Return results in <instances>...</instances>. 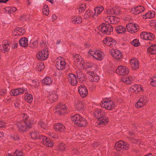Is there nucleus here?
Returning <instances> with one entry per match:
<instances>
[{
	"label": "nucleus",
	"instance_id": "nucleus-44",
	"mask_svg": "<svg viewBox=\"0 0 156 156\" xmlns=\"http://www.w3.org/2000/svg\"><path fill=\"white\" fill-rule=\"evenodd\" d=\"M131 44L135 47H137L140 45V43L139 41L137 39H135L131 42Z\"/></svg>",
	"mask_w": 156,
	"mask_h": 156
},
{
	"label": "nucleus",
	"instance_id": "nucleus-29",
	"mask_svg": "<svg viewBox=\"0 0 156 156\" xmlns=\"http://www.w3.org/2000/svg\"><path fill=\"white\" fill-rule=\"evenodd\" d=\"M119 9H116L115 8L110 9L107 10V13L109 15L115 14L117 15L119 12Z\"/></svg>",
	"mask_w": 156,
	"mask_h": 156
},
{
	"label": "nucleus",
	"instance_id": "nucleus-7",
	"mask_svg": "<svg viewBox=\"0 0 156 156\" xmlns=\"http://www.w3.org/2000/svg\"><path fill=\"white\" fill-rule=\"evenodd\" d=\"M23 124H22L21 122L17 121V125L19 128V129L22 132H24L26 130L30 128L31 124L30 122L28 121H24L23 122Z\"/></svg>",
	"mask_w": 156,
	"mask_h": 156
},
{
	"label": "nucleus",
	"instance_id": "nucleus-61",
	"mask_svg": "<svg viewBox=\"0 0 156 156\" xmlns=\"http://www.w3.org/2000/svg\"><path fill=\"white\" fill-rule=\"evenodd\" d=\"M17 10L16 9L15 7H12V12H15Z\"/></svg>",
	"mask_w": 156,
	"mask_h": 156
},
{
	"label": "nucleus",
	"instance_id": "nucleus-56",
	"mask_svg": "<svg viewBox=\"0 0 156 156\" xmlns=\"http://www.w3.org/2000/svg\"><path fill=\"white\" fill-rule=\"evenodd\" d=\"M150 25L151 26H154L156 28V21H152L150 23Z\"/></svg>",
	"mask_w": 156,
	"mask_h": 156
},
{
	"label": "nucleus",
	"instance_id": "nucleus-10",
	"mask_svg": "<svg viewBox=\"0 0 156 156\" xmlns=\"http://www.w3.org/2000/svg\"><path fill=\"white\" fill-rule=\"evenodd\" d=\"M48 51L47 49L41 50L37 55L36 57L41 60L46 59L48 56Z\"/></svg>",
	"mask_w": 156,
	"mask_h": 156
},
{
	"label": "nucleus",
	"instance_id": "nucleus-59",
	"mask_svg": "<svg viewBox=\"0 0 156 156\" xmlns=\"http://www.w3.org/2000/svg\"><path fill=\"white\" fill-rule=\"evenodd\" d=\"M11 138L12 139H13V140H16L18 139H19V138L17 136H12L11 137Z\"/></svg>",
	"mask_w": 156,
	"mask_h": 156
},
{
	"label": "nucleus",
	"instance_id": "nucleus-34",
	"mask_svg": "<svg viewBox=\"0 0 156 156\" xmlns=\"http://www.w3.org/2000/svg\"><path fill=\"white\" fill-rule=\"evenodd\" d=\"M82 20V18L80 16H74L72 19V21L75 23H81Z\"/></svg>",
	"mask_w": 156,
	"mask_h": 156
},
{
	"label": "nucleus",
	"instance_id": "nucleus-11",
	"mask_svg": "<svg viewBox=\"0 0 156 156\" xmlns=\"http://www.w3.org/2000/svg\"><path fill=\"white\" fill-rule=\"evenodd\" d=\"M115 149L117 151H120L122 148L126 149H128L129 145L127 144L122 141H120L116 143L115 145Z\"/></svg>",
	"mask_w": 156,
	"mask_h": 156
},
{
	"label": "nucleus",
	"instance_id": "nucleus-47",
	"mask_svg": "<svg viewBox=\"0 0 156 156\" xmlns=\"http://www.w3.org/2000/svg\"><path fill=\"white\" fill-rule=\"evenodd\" d=\"M110 23L112 24H115L117 21V18L113 16H110Z\"/></svg>",
	"mask_w": 156,
	"mask_h": 156
},
{
	"label": "nucleus",
	"instance_id": "nucleus-14",
	"mask_svg": "<svg viewBox=\"0 0 156 156\" xmlns=\"http://www.w3.org/2000/svg\"><path fill=\"white\" fill-rule=\"evenodd\" d=\"M138 26L132 23H130L126 26V28L128 31L131 33L136 32L138 29Z\"/></svg>",
	"mask_w": 156,
	"mask_h": 156
},
{
	"label": "nucleus",
	"instance_id": "nucleus-8",
	"mask_svg": "<svg viewBox=\"0 0 156 156\" xmlns=\"http://www.w3.org/2000/svg\"><path fill=\"white\" fill-rule=\"evenodd\" d=\"M56 67L59 70H62L65 68L66 62L61 57H58L56 60Z\"/></svg>",
	"mask_w": 156,
	"mask_h": 156
},
{
	"label": "nucleus",
	"instance_id": "nucleus-52",
	"mask_svg": "<svg viewBox=\"0 0 156 156\" xmlns=\"http://www.w3.org/2000/svg\"><path fill=\"white\" fill-rule=\"evenodd\" d=\"M16 31L17 33L19 32H21L22 34L24 33L25 32L24 29H22L21 28H18V29L16 30Z\"/></svg>",
	"mask_w": 156,
	"mask_h": 156
},
{
	"label": "nucleus",
	"instance_id": "nucleus-46",
	"mask_svg": "<svg viewBox=\"0 0 156 156\" xmlns=\"http://www.w3.org/2000/svg\"><path fill=\"white\" fill-rule=\"evenodd\" d=\"M58 147V150L59 151H63L65 150V146L64 144L63 143H61L60 144Z\"/></svg>",
	"mask_w": 156,
	"mask_h": 156
},
{
	"label": "nucleus",
	"instance_id": "nucleus-23",
	"mask_svg": "<svg viewBox=\"0 0 156 156\" xmlns=\"http://www.w3.org/2000/svg\"><path fill=\"white\" fill-rule=\"evenodd\" d=\"M143 90L144 89L142 86L137 84L132 86L129 90L131 92L134 91L136 92H138L140 91H143Z\"/></svg>",
	"mask_w": 156,
	"mask_h": 156
},
{
	"label": "nucleus",
	"instance_id": "nucleus-42",
	"mask_svg": "<svg viewBox=\"0 0 156 156\" xmlns=\"http://www.w3.org/2000/svg\"><path fill=\"white\" fill-rule=\"evenodd\" d=\"M37 70H38L39 71H41L44 68V63L43 62H41L38 63V64L37 65Z\"/></svg>",
	"mask_w": 156,
	"mask_h": 156
},
{
	"label": "nucleus",
	"instance_id": "nucleus-26",
	"mask_svg": "<svg viewBox=\"0 0 156 156\" xmlns=\"http://www.w3.org/2000/svg\"><path fill=\"white\" fill-rule=\"evenodd\" d=\"M130 63L133 69L136 70L139 67L138 61L136 58L130 59Z\"/></svg>",
	"mask_w": 156,
	"mask_h": 156
},
{
	"label": "nucleus",
	"instance_id": "nucleus-51",
	"mask_svg": "<svg viewBox=\"0 0 156 156\" xmlns=\"http://www.w3.org/2000/svg\"><path fill=\"white\" fill-rule=\"evenodd\" d=\"M10 10V7H6L4 8L5 12V13H7L9 14H10L11 11Z\"/></svg>",
	"mask_w": 156,
	"mask_h": 156
},
{
	"label": "nucleus",
	"instance_id": "nucleus-41",
	"mask_svg": "<svg viewBox=\"0 0 156 156\" xmlns=\"http://www.w3.org/2000/svg\"><path fill=\"white\" fill-rule=\"evenodd\" d=\"M39 135V134L36 131L32 132L30 134V136L31 138L33 139H37Z\"/></svg>",
	"mask_w": 156,
	"mask_h": 156
},
{
	"label": "nucleus",
	"instance_id": "nucleus-25",
	"mask_svg": "<svg viewBox=\"0 0 156 156\" xmlns=\"http://www.w3.org/2000/svg\"><path fill=\"white\" fill-rule=\"evenodd\" d=\"M86 105V102L85 101L80 100H76L75 104V106L79 109L83 108Z\"/></svg>",
	"mask_w": 156,
	"mask_h": 156
},
{
	"label": "nucleus",
	"instance_id": "nucleus-54",
	"mask_svg": "<svg viewBox=\"0 0 156 156\" xmlns=\"http://www.w3.org/2000/svg\"><path fill=\"white\" fill-rule=\"evenodd\" d=\"M110 16H108L107 17L105 18V21L107 23H110Z\"/></svg>",
	"mask_w": 156,
	"mask_h": 156
},
{
	"label": "nucleus",
	"instance_id": "nucleus-32",
	"mask_svg": "<svg viewBox=\"0 0 156 156\" xmlns=\"http://www.w3.org/2000/svg\"><path fill=\"white\" fill-rule=\"evenodd\" d=\"M115 29L118 33L122 34L126 31V29L122 26H118L116 27Z\"/></svg>",
	"mask_w": 156,
	"mask_h": 156
},
{
	"label": "nucleus",
	"instance_id": "nucleus-16",
	"mask_svg": "<svg viewBox=\"0 0 156 156\" xmlns=\"http://www.w3.org/2000/svg\"><path fill=\"white\" fill-rule=\"evenodd\" d=\"M111 55L116 59H119L122 58V55L121 52L117 49H112L110 51Z\"/></svg>",
	"mask_w": 156,
	"mask_h": 156
},
{
	"label": "nucleus",
	"instance_id": "nucleus-58",
	"mask_svg": "<svg viewBox=\"0 0 156 156\" xmlns=\"http://www.w3.org/2000/svg\"><path fill=\"white\" fill-rule=\"evenodd\" d=\"M5 123L2 121H0V127H4L5 125Z\"/></svg>",
	"mask_w": 156,
	"mask_h": 156
},
{
	"label": "nucleus",
	"instance_id": "nucleus-17",
	"mask_svg": "<svg viewBox=\"0 0 156 156\" xmlns=\"http://www.w3.org/2000/svg\"><path fill=\"white\" fill-rule=\"evenodd\" d=\"M147 100L146 96H141L138 102L135 104V107L137 108L141 107L145 104Z\"/></svg>",
	"mask_w": 156,
	"mask_h": 156
},
{
	"label": "nucleus",
	"instance_id": "nucleus-9",
	"mask_svg": "<svg viewBox=\"0 0 156 156\" xmlns=\"http://www.w3.org/2000/svg\"><path fill=\"white\" fill-rule=\"evenodd\" d=\"M117 74L121 75H126L129 72L128 68L126 66H119L116 70Z\"/></svg>",
	"mask_w": 156,
	"mask_h": 156
},
{
	"label": "nucleus",
	"instance_id": "nucleus-27",
	"mask_svg": "<svg viewBox=\"0 0 156 156\" xmlns=\"http://www.w3.org/2000/svg\"><path fill=\"white\" fill-rule=\"evenodd\" d=\"M49 100L52 102L57 98V94L55 91L50 92L48 97Z\"/></svg>",
	"mask_w": 156,
	"mask_h": 156
},
{
	"label": "nucleus",
	"instance_id": "nucleus-4",
	"mask_svg": "<svg viewBox=\"0 0 156 156\" xmlns=\"http://www.w3.org/2000/svg\"><path fill=\"white\" fill-rule=\"evenodd\" d=\"M98 30L107 35H109L113 31V27L110 25L102 23L98 27Z\"/></svg>",
	"mask_w": 156,
	"mask_h": 156
},
{
	"label": "nucleus",
	"instance_id": "nucleus-40",
	"mask_svg": "<svg viewBox=\"0 0 156 156\" xmlns=\"http://www.w3.org/2000/svg\"><path fill=\"white\" fill-rule=\"evenodd\" d=\"M43 13L45 15L47 16L48 15L49 10L48 5H44L43 10Z\"/></svg>",
	"mask_w": 156,
	"mask_h": 156
},
{
	"label": "nucleus",
	"instance_id": "nucleus-21",
	"mask_svg": "<svg viewBox=\"0 0 156 156\" xmlns=\"http://www.w3.org/2000/svg\"><path fill=\"white\" fill-rule=\"evenodd\" d=\"M88 73L90 76V80L92 82H98L99 80V77L98 75L94 73L93 72L88 71Z\"/></svg>",
	"mask_w": 156,
	"mask_h": 156
},
{
	"label": "nucleus",
	"instance_id": "nucleus-22",
	"mask_svg": "<svg viewBox=\"0 0 156 156\" xmlns=\"http://www.w3.org/2000/svg\"><path fill=\"white\" fill-rule=\"evenodd\" d=\"M144 7L141 6L135 7L132 8L131 10V12L134 14H139L144 11Z\"/></svg>",
	"mask_w": 156,
	"mask_h": 156
},
{
	"label": "nucleus",
	"instance_id": "nucleus-35",
	"mask_svg": "<svg viewBox=\"0 0 156 156\" xmlns=\"http://www.w3.org/2000/svg\"><path fill=\"white\" fill-rule=\"evenodd\" d=\"M52 81V80L49 77H47L42 80V83L46 85H50Z\"/></svg>",
	"mask_w": 156,
	"mask_h": 156
},
{
	"label": "nucleus",
	"instance_id": "nucleus-24",
	"mask_svg": "<svg viewBox=\"0 0 156 156\" xmlns=\"http://www.w3.org/2000/svg\"><path fill=\"white\" fill-rule=\"evenodd\" d=\"M68 80L70 83L73 86L76 85L77 83L76 77L75 75L73 74L69 75L68 78Z\"/></svg>",
	"mask_w": 156,
	"mask_h": 156
},
{
	"label": "nucleus",
	"instance_id": "nucleus-43",
	"mask_svg": "<svg viewBox=\"0 0 156 156\" xmlns=\"http://www.w3.org/2000/svg\"><path fill=\"white\" fill-rule=\"evenodd\" d=\"M86 8V5L85 4H82L80 5L78 9L80 12H83Z\"/></svg>",
	"mask_w": 156,
	"mask_h": 156
},
{
	"label": "nucleus",
	"instance_id": "nucleus-5",
	"mask_svg": "<svg viewBox=\"0 0 156 156\" xmlns=\"http://www.w3.org/2000/svg\"><path fill=\"white\" fill-rule=\"evenodd\" d=\"M101 105L102 108L108 110L115 108V105L113 102L108 98L103 99L101 103Z\"/></svg>",
	"mask_w": 156,
	"mask_h": 156
},
{
	"label": "nucleus",
	"instance_id": "nucleus-50",
	"mask_svg": "<svg viewBox=\"0 0 156 156\" xmlns=\"http://www.w3.org/2000/svg\"><path fill=\"white\" fill-rule=\"evenodd\" d=\"M39 125L41 128L45 129L46 127V124L42 121H40L39 122Z\"/></svg>",
	"mask_w": 156,
	"mask_h": 156
},
{
	"label": "nucleus",
	"instance_id": "nucleus-38",
	"mask_svg": "<svg viewBox=\"0 0 156 156\" xmlns=\"http://www.w3.org/2000/svg\"><path fill=\"white\" fill-rule=\"evenodd\" d=\"M25 98L27 102H30L33 99V97L31 94L28 93L26 95Z\"/></svg>",
	"mask_w": 156,
	"mask_h": 156
},
{
	"label": "nucleus",
	"instance_id": "nucleus-6",
	"mask_svg": "<svg viewBox=\"0 0 156 156\" xmlns=\"http://www.w3.org/2000/svg\"><path fill=\"white\" fill-rule=\"evenodd\" d=\"M88 55H90L96 59L101 60L104 58V55L101 51L98 50L90 49L88 52Z\"/></svg>",
	"mask_w": 156,
	"mask_h": 156
},
{
	"label": "nucleus",
	"instance_id": "nucleus-2",
	"mask_svg": "<svg viewBox=\"0 0 156 156\" xmlns=\"http://www.w3.org/2000/svg\"><path fill=\"white\" fill-rule=\"evenodd\" d=\"M74 57L76 59L75 62L77 63V65L81 67V69L91 68L93 67L91 63L88 62L85 63L81 56L78 55H74Z\"/></svg>",
	"mask_w": 156,
	"mask_h": 156
},
{
	"label": "nucleus",
	"instance_id": "nucleus-12",
	"mask_svg": "<svg viewBox=\"0 0 156 156\" xmlns=\"http://www.w3.org/2000/svg\"><path fill=\"white\" fill-rule=\"evenodd\" d=\"M66 110L65 105L63 104H60L58 105L55 109V113L58 115L64 114Z\"/></svg>",
	"mask_w": 156,
	"mask_h": 156
},
{
	"label": "nucleus",
	"instance_id": "nucleus-20",
	"mask_svg": "<svg viewBox=\"0 0 156 156\" xmlns=\"http://www.w3.org/2000/svg\"><path fill=\"white\" fill-rule=\"evenodd\" d=\"M27 89L24 88H19L12 90L10 92L12 96H16L26 91Z\"/></svg>",
	"mask_w": 156,
	"mask_h": 156
},
{
	"label": "nucleus",
	"instance_id": "nucleus-3",
	"mask_svg": "<svg viewBox=\"0 0 156 156\" xmlns=\"http://www.w3.org/2000/svg\"><path fill=\"white\" fill-rule=\"evenodd\" d=\"M102 113L101 109H98L95 111L94 113V116L98 118L97 123L99 125L105 124L108 121V118L105 117H101V115H102Z\"/></svg>",
	"mask_w": 156,
	"mask_h": 156
},
{
	"label": "nucleus",
	"instance_id": "nucleus-63",
	"mask_svg": "<svg viewBox=\"0 0 156 156\" xmlns=\"http://www.w3.org/2000/svg\"><path fill=\"white\" fill-rule=\"evenodd\" d=\"M9 0H0V2L5 3Z\"/></svg>",
	"mask_w": 156,
	"mask_h": 156
},
{
	"label": "nucleus",
	"instance_id": "nucleus-30",
	"mask_svg": "<svg viewBox=\"0 0 156 156\" xmlns=\"http://www.w3.org/2000/svg\"><path fill=\"white\" fill-rule=\"evenodd\" d=\"M65 128L64 126L61 123L56 124L54 126V129L55 130L60 132L63 131Z\"/></svg>",
	"mask_w": 156,
	"mask_h": 156
},
{
	"label": "nucleus",
	"instance_id": "nucleus-57",
	"mask_svg": "<svg viewBox=\"0 0 156 156\" xmlns=\"http://www.w3.org/2000/svg\"><path fill=\"white\" fill-rule=\"evenodd\" d=\"M18 45V44L17 42H14L12 45V47L15 48H16Z\"/></svg>",
	"mask_w": 156,
	"mask_h": 156
},
{
	"label": "nucleus",
	"instance_id": "nucleus-15",
	"mask_svg": "<svg viewBox=\"0 0 156 156\" xmlns=\"http://www.w3.org/2000/svg\"><path fill=\"white\" fill-rule=\"evenodd\" d=\"M40 139L41 142L48 147H51L53 145L52 142L45 136H41Z\"/></svg>",
	"mask_w": 156,
	"mask_h": 156
},
{
	"label": "nucleus",
	"instance_id": "nucleus-33",
	"mask_svg": "<svg viewBox=\"0 0 156 156\" xmlns=\"http://www.w3.org/2000/svg\"><path fill=\"white\" fill-rule=\"evenodd\" d=\"M147 51L151 54L156 53V45H152L150 46L147 49Z\"/></svg>",
	"mask_w": 156,
	"mask_h": 156
},
{
	"label": "nucleus",
	"instance_id": "nucleus-48",
	"mask_svg": "<svg viewBox=\"0 0 156 156\" xmlns=\"http://www.w3.org/2000/svg\"><path fill=\"white\" fill-rule=\"evenodd\" d=\"M27 115L26 113H23L20 116V120H24L26 119L27 118Z\"/></svg>",
	"mask_w": 156,
	"mask_h": 156
},
{
	"label": "nucleus",
	"instance_id": "nucleus-1",
	"mask_svg": "<svg viewBox=\"0 0 156 156\" xmlns=\"http://www.w3.org/2000/svg\"><path fill=\"white\" fill-rule=\"evenodd\" d=\"M71 120L73 123L79 126H85L87 124L85 119L77 114L72 116Z\"/></svg>",
	"mask_w": 156,
	"mask_h": 156
},
{
	"label": "nucleus",
	"instance_id": "nucleus-60",
	"mask_svg": "<svg viewBox=\"0 0 156 156\" xmlns=\"http://www.w3.org/2000/svg\"><path fill=\"white\" fill-rule=\"evenodd\" d=\"M57 18V16L55 15L54 14L52 15V20L53 21L54 20Z\"/></svg>",
	"mask_w": 156,
	"mask_h": 156
},
{
	"label": "nucleus",
	"instance_id": "nucleus-37",
	"mask_svg": "<svg viewBox=\"0 0 156 156\" xmlns=\"http://www.w3.org/2000/svg\"><path fill=\"white\" fill-rule=\"evenodd\" d=\"M103 9H104L102 6L96 7L94 10L95 14L93 15V17H94V16H97L98 14L101 13Z\"/></svg>",
	"mask_w": 156,
	"mask_h": 156
},
{
	"label": "nucleus",
	"instance_id": "nucleus-31",
	"mask_svg": "<svg viewBox=\"0 0 156 156\" xmlns=\"http://www.w3.org/2000/svg\"><path fill=\"white\" fill-rule=\"evenodd\" d=\"M155 16V12L153 11H149L148 12L144 15L143 18L145 19H151Z\"/></svg>",
	"mask_w": 156,
	"mask_h": 156
},
{
	"label": "nucleus",
	"instance_id": "nucleus-64",
	"mask_svg": "<svg viewBox=\"0 0 156 156\" xmlns=\"http://www.w3.org/2000/svg\"><path fill=\"white\" fill-rule=\"evenodd\" d=\"M3 136V132H0V138L2 137Z\"/></svg>",
	"mask_w": 156,
	"mask_h": 156
},
{
	"label": "nucleus",
	"instance_id": "nucleus-19",
	"mask_svg": "<svg viewBox=\"0 0 156 156\" xmlns=\"http://www.w3.org/2000/svg\"><path fill=\"white\" fill-rule=\"evenodd\" d=\"M78 92L80 96L83 98L85 97L88 93L87 89L83 85H81L79 87Z\"/></svg>",
	"mask_w": 156,
	"mask_h": 156
},
{
	"label": "nucleus",
	"instance_id": "nucleus-36",
	"mask_svg": "<svg viewBox=\"0 0 156 156\" xmlns=\"http://www.w3.org/2000/svg\"><path fill=\"white\" fill-rule=\"evenodd\" d=\"M122 80L125 83L130 84L133 80V78L131 76L125 77L122 78Z\"/></svg>",
	"mask_w": 156,
	"mask_h": 156
},
{
	"label": "nucleus",
	"instance_id": "nucleus-39",
	"mask_svg": "<svg viewBox=\"0 0 156 156\" xmlns=\"http://www.w3.org/2000/svg\"><path fill=\"white\" fill-rule=\"evenodd\" d=\"M150 84L153 87H156V76L151 78L150 80Z\"/></svg>",
	"mask_w": 156,
	"mask_h": 156
},
{
	"label": "nucleus",
	"instance_id": "nucleus-45",
	"mask_svg": "<svg viewBox=\"0 0 156 156\" xmlns=\"http://www.w3.org/2000/svg\"><path fill=\"white\" fill-rule=\"evenodd\" d=\"M92 15V12H90V10H88L86 12L84 17L85 19L90 18L91 16Z\"/></svg>",
	"mask_w": 156,
	"mask_h": 156
},
{
	"label": "nucleus",
	"instance_id": "nucleus-49",
	"mask_svg": "<svg viewBox=\"0 0 156 156\" xmlns=\"http://www.w3.org/2000/svg\"><path fill=\"white\" fill-rule=\"evenodd\" d=\"M15 153L16 156H23V153L20 151L16 150Z\"/></svg>",
	"mask_w": 156,
	"mask_h": 156
},
{
	"label": "nucleus",
	"instance_id": "nucleus-53",
	"mask_svg": "<svg viewBox=\"0 0 156 156\" xmlns=\"http://www.w3.org/2000/svg\"><path fill=\"white\" fill-rule=\"evenodd\" d=\"M48 134L50 136L53 138H56L57 137V136L53 133H49Z\"/></svg>",
	"mask_w": 156,
	"mask_h": 156
},
{
	"label": "nucleus",
	"instance_id": "nucleus-13",
	"mask_svg": "<svg viewBox=\"0 0 156 156\" xmlns=\"http://www.w3.org/2000/svg\"><path fill=\"white\" fill-rule=\"evenodd\" d=\"M103 42L105 44L111 47L114 48L116 43L115 40L112 38L106 37L103 40Z\"/></svg>",
	"mask_w": 156,
	"mask_h": 156
},
{
	"label": "nucleus",
	"instance_id": "nucleus-18",
	"mask_svg": "<svg viewBox=\"0 0 156 156\" xmlns=\"http://www.w3.org/2000/svg\"><path fill=\"white\" fill-rule=\"evenodd\" d=\"M140 37L141 38L145 40H152L154 39V36L150 33H147L143 32L140 34Z\"/></svg>",
	"mask_w": 156,
	"mask_h": 156
},
{
	"label": "nucleus",
	"instance_id": "nucleus-55",
	"mask_svg": "<svg viewBox=\"0 0 156 156\" xmlns=\"http://www.w3.org/2000/svg\"><path fill=\"white\" fill-rule=\"evenodd\" d=\"M6 93V91L5 90H2L0 91V96H3Z\"/></svg>",
	"mask_w": 156,
	"mask_h": 156
},
{
	"label": "nucleus",
	"instance_id": "nucleus-28",
	"mask_svg": "<svg viewBox=\"0 0 156 156\" xmlns=\"http://www.w3.org/2000/svg\"><path fill=\"white\" fill-rule=\"evenodd\" d=\"M28 40L26 37H23L19 41L20 44L22 47H26L28 45Z\"/></svg>",
	"mask_w": 156,
	"mask_h": 156
},
{
	"label": "nucleus",
	"instance_id": "nucleus-62",
	"mask_svg": "<svg viewBox=\"0 0 156 156\" xmlns=\"http://www.w3.org/2000/svg\"><path fill=\"white\" fill-rule=\"evenodd\" d=\"M19 102L18 101H16V103L15 104V105L16 107H18V105L19 104Z\"/></svg>",
	"mask_w": 156,
	"mask_h": 156
}]
</instances>
